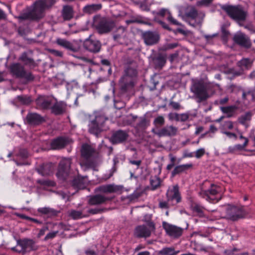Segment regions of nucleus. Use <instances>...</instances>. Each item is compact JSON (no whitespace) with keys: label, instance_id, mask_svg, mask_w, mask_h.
Masks as SVG:
<instances>
[{"label":"nucleus","instance_id":"nucleus-49","mask_svg":"<svg viewBox=\"0 0 255 255\" xmlns=\"http://www.w3.org/2000/svg\"><path fill=\"white\" fill-rule=\"evenodd\" d=\"M17 99L21 104L24 105H28L31 101L30 97L24 95L18 96L17 97Z\"/></svg>","mask_w":255,"mask_h":255},{"label":"nucleus","instance_id":"nucleus-62","mask_svg":"<svg viewBox=\"0 0 255 255\" xmlns=\"http://www.w3.org/2000/svg\"><path fill=\"white\" fill-rule=\"evenodd\" d=\"M225 255H248L249 254L247 252H245L237 255H235L233 251H225L224 252Z\"/></svg>","mask_w":255,"mask_h":255},{"label":"nucleus","instance_id":"nucleus-48","mask_svg":"<svg viewBox=\"0 0 255 255\" xmlns=\"http://www.w3.org/2000/svg\"><path fill=\"white\" fill-rule=\"evenodd\" d=\"M149 121L148 120L145 118L141 119L137 124V127L139 129L143 130L149 126Z\"/></svg>","mask_w":255,"mask_h":255},{"label":"nucleus","instance_id":"nucleus-59","mask_svg":"<svg viewBox=\"0 0 255 255\" xmlns=\"http://www.w3.org/2000/svg\"><path fill=\"white\" fill-rule=\"evenodd\" d=\"M19 155L22 158H26L28 157V152L25 149H21L19 152Z\"/></svg>","mask_w":255,"mask_h":255},{"label":"nucleus","instance_id":"nucleus-54","mask_svg":"<svg viewBox=\"0 0 255 255\" xmlns=\"http://www.w3.org/2000/svg\"><path fill=\"white\" fill-rule=\"evenodd\" d=\"M177 46V43H168L163 47V50H167L168 49H173Z\"/></svg>","mask_w":255,"mask_h":255},{"label":"nucleus","instance_id":"nucleus-30","mask_svg":"<svg viewBox=\"0 0 255 255\" xmlns=\"http://www.w3.org/2000/svg\"><path fill=\"white\" fill-rule=\"evenodd\" d=\"M118 190L119 187L117 186L111 184L101 186L96 189L97 191L103 193H114L116 192Z\"/></svg>","mask_w":255,"mask_h":255},{"label":"nucleus","instance_id":"nucleus-3","mask_svg":"<svg viewBox=\"0 0 255 255\" xmlns=\"http://www.w3.org/2000/svg\"><path fill=\"white\" fill-rule=\"evenodd\" d=\"M205 13L198 11L193 6H188L182 18L192 27H200L205 17Z\"/></svg>","mask_w":255,"mask_h":255},{"label":"nucleus","instance_id":"nucleus-16","mask_svg":"<svg viewBox=\"0 0 255 255\" xmlns=\"http://www.w3.org/2000/svg\"><path fill=\"white\" fill-rule=\"evenodd\" d=\"M55 2V0H38L34 3V6L37 11H40V16L43 17L45 10L52 6Z\"/></svg>","mask_w":255,"mask_h":255},{"label":"nucleus","instance_id":"nucleus-38","mask_svg":"<svg viewBox=\"0 0 255 255\" xmlns=\"http://www.w3.org/2000/svg\"><path fill=\"white\" fill-rule=\"evenodd\" d=\"M221 110L224 113L227 114V117L231 118L233 116V113L237 109L236 106H230L221 107Z\"/></svg>","mask_w":255,"mask_h":255},{"label":"nucleus","instance_id":"nucleus-10","mask_svg":"<svg viewBox=\"0 0 255 255\" xmlns=\"http://www.w3.org/2000/svg\"><path fill=\"white\" fill-rule=\"evenodd\" d=\"M71 159L63 158L59 162L57 176L58 178L66 180L70 174Z\"/></svg>","mask_w":255,"mask_h":255},{"label":"nucleus","instance_id":"nucleus-39","mask_svg":"<svg viewBox=\"0 0 255 255\" xmlns=\"http://www.w3.org/2000/svg\"><path fill=\"white\" fill-rule=\"evenodd\" d=\"M237 127H235L234 123L231 121H227L224 122L220 127L221 131H228L230 130L235 129Z\"/></svg>","mask_w":255,"mask_h":255},{"label":"nucleus","instance_id":"nucleus-52","mask_svg":"<svg viewBox=\"0 0 255 255\" xmlns=\"http://www.w3.org/2000/svg\"><path fill=\"white\" fill-rule=\"evenodd\" d=\"M248 95H251L253 100L255 101V89L252 91H249L247 93L244 92L242 94V97L244 99L246 98Z\"/></svg>","mask_w":255,"mask_h":255},{"label":"nucleus","instance_id":"nucleus-11","mask_svg":"<svg viewBox=\"0 0 255 255\" xmlns=\"http://www.w3.org/2000/svg\"><path fill=\"white\" fill-rule=\"evenodd\" d=\"M10 72L16 77L24 78L28 80L33 79L31 74L26 72L24 67L19 63H14L10 66Z\"/></svg>","mask_w":255,"mask_h":255},{"label":"nucleus","instance_id":"nucleus-34","mask_svg":"<svg viewBox=\"0 0 255 255\" xmlns=\"http://www.w3.org/2000/svg\"><path fill=\"white\" fill-rule=\"evenodd\" d=\"M154 64L156 68H161L166 62V56L161 54H158L153 59Z\"/></svg>","mask_w":255,"mask_h":255},{"label":"nucleus","instance_id":"nucleus-47","mask_svg":"<svg viewBox=\"0 0 255 255\" xmlns=\"http://www.w3.org/2000/svg\"><path fill=\"white\" fill-rule=\"evenodd\" d=\"M153 124L157 128L164 125L165 120L163 116H159L157 117L153 121Z\"/></svg>","mask_w":255,"mask_h":255},{"label":"nucleus","instance_id":"nucleus-20","mask_svg":"<svg viewBox=\"0 0 255 255\" xmlns=\"http://www.w3.org/2000/svg\"><path fill=\"white\" fill-rule=\"evenodd\" d=\"M40 11H37L35 7L34 6L32 10L26 13H24L20 14L18 18L21 20L26 19H39L42 17L40 16Z\"/></svg>","mask_w":255,"mask_h":255},{"label":"nucleus","instance_id":"nucleus-1","mask_svg":"<svg viewBox=\"0 0 255 255\" xmlns=\"http://www.w3.org/2000/svg\"><path fill=\"white\" fill-rule=\"evenodd\" d=\"M108 120V118L103 113H94L90 116L88 123L89 132L97 135L102 131L106 130L108 128V127L106 126Z\"/></svg>","mask_w":255,"mask_h":255},{"label":"nucleus","instance_id":"nucleus-60","mask_svg":"<svg viewBox=\"0 0 255 255\" xmlns=\"http://www.w3.org/2000/svg\"><path fill=\"white\" fill-rule=\"evenodd\" d=\"M114 106L116 108L120 109L124 108L125 106V104L123 102H117V101H114Z\"/></svg>","mask_w":255,"mask_h":255},{"label":"nucleus","instance_id":"nucleus-18","mask_svg":"<svg viewBox=\"0 0 255 255\" xmlns=\"http://www.w3.org/2000/svg\"><path fill=\"white\" fill-rule=\"evenodd\" d=\"M53 101L50 98L41 96L36 100V104L39 109H47L51 107Z\"/></svg>","mask_w":255,"mask_h":255},{"label":"nucleus","instance_id":"nucleus-36","mask_svg":"<svg viewBox=\"0 0 255 255\" xmlns=\"http://www.w3.org/2000/svg\"><path fill=\"white\" fill-rule=\"evenodd\" d=\"M65 110V105L62 102H56L52 107V111L56 115L63 113Z\"/></svg>","mask_w":255,"mask_h":255},{"label":"nucleus","instance_id":"nucleus-7","mask_svg":"<svg viewBox=\"0 0 255 255\" xmlns=\"http://www.w3.org/2000/svg\"><path fill=\"white\" fill-rule=\"evenodd\" d=\"M222 8L231 18L238 22L245 20L247 16V12L240 5H225Z\"/></svg>","mask_w":255,"mask_h":255},{"label":"nucleus","instance_id":"nucleus-22","mask_svg":"<svg viewBox=\"0 0 255 255\" xmlns=\"http://www.w3.org/2000/svg\"><path fill=\"white\" fill-rule=\"evenodd\" d=\"M26 120L28 124L31 125H37L44 121L43 118L35 113H30L27 114Z\"/></svg>","mask_w":255,"mask_h":255},{"label":"nucleus","instance_id":"nucleus-37","mask_svg":"<svg viewBox=\"0 0 255 255\" xmlns=\"http://www.w3.org/2000/svg\"><path fill=\"white\" fill-rule=\"evenodd\" d=\"M102 7L101 4H92L86 5L83 10L85 12L91 13L97 10L100 9Z\"/></svg>","mask_w":255,"mask_h":255},{"label":"nucleus","instance_id":"nucleus-2","mask_svg":"<svg viewBox=\"0 0 255 255\" xmlns=\"http://www.w3.org/2000/svg\"><path fill=\"white\" fill-rule=\"evenodd\" d=\"M215 86L219 87V85L207 84L202 80H193L190 90L200 102L209 98V93L213 92Z\"/></svg>","mask_w":255,"mask_h":255},{"label":"nucleus","instance_id":"nucleus-42","mask_svg":"<svg viewBox=\"0 0 255 255\" xmlns=\"http://www.w3.org/2000/svg\"><path fill=\"white\" fill-rule=\"evenodd\" d=\"M150 183L151 190H154L160 186L161 184V180L159 177L156 176L151 177L150 179Z\"/></svg>","mask_w":255,"mask_h":255},{"label":"nucleus","instance_id":"nucleus-28","mask_svg":"<svg viewBox=\"0 0 255 255\" xmlns=\"http://www.w3.org/2000/svg\"><path fill=\"white\" fill-rule=\"evenodd\" d=\"M61 14L64 20H70L74 16V11L72 7L68 5H64Z\"/></svg>","mask_w":255,"mask_h":255},{"label":"nucleus","instance_id":"nucleus-35","mask_svg":"<svg viewBox=\"0 0 255 255\" xmlns=\"http://www.w3.org/2000/svg\"><path fill=\"white\" fill-rule=\"evenodd\" d=\"M85 183V177L81 176H78L75 178L72 181L73 186L78 189L83 188Z\"/></svg>","mask_w":255,"mask_h":255},{"label":"nucleus","instance_id":"nucleus-51","mask_svg":"<svg viewBox=\"0 0 255 255\" xmlns=\"http://www.w3.org/2000/svg\"><path fill=\"white\" fill-rule=\"evenodd\" d=\"M167 20L172 24L175 25H180L181 23L176 19L174 18L170 13H168V16L167 18Z\"/></svg>","mask_w":255,"mask_h":255},{"label":"nucleus","instance_id":"nucleus-61","mask_svg":"<svg viewBox=\"0 0 255 255\" xmlns=\"http://www.w3.org/2000/svg\"><path fill=\"white\" fill-rule=\"evenodd\" d=\"M204 153H205V150L203 148H201V149H198L196 151L195 156L197 158H200V157H201L202 155H204Z\"/></svg>","mask_w":255,"mask_h":255},{"label":"nucleus","instance_id":"nucleus-5","mask_svg":"<svg viewBox=\"0 0 255 255\" xmlns=\"http://www.w3.org/2000/svg\"><path fill=\"white\" fill-rule=\"evenodd\" d=\"M137 75L136 69L128 66L125 70V74L121 78L119 85L122 92L125 93L132 88L134 86V78Z\"/></svg>","mask_w":255,"mask_h":255},{"label":"nucleus","instance_id":"nucleus-8","mask_svg":"<svg viewBox=\"0 0 255 255\" xmlns=\"http://www.w3.org/2000/svg\"><path fill=\"white\" fill-rule=\"evenodd\" d=\"M248 212L243 206L229 205L226 209L225 218L232 221H236L245 218Z\"/></svg>","mask_w":255,"mask_h":255},{"label":"nucleus","instance_id":"nucleus-14","mask_svg":"<svg viewBox=\"0 0 255 255\" xmlns=\"http://www.w3.org/2000/svg\"><path fill=\"white\" fill-rule=\"evenodd\" d=\"M142 38L146 45H152L158 42L159 35L156 32L147 31L142 33Z\"/></svg>","mask_w":255,"mask_h":255},{"label":"nucleus","instance_id":"nucleus-9","mask_svg":"<svg viewBox=\"0 0 255 255\" xmlns=\"http://www.w3.org/2000/svg\"><path fill=\"white\" fill-rule=\"evenodd\" d=\"M148 219L146 220L145 218L144 220L146 222V225H139L137 226L134 231V235L138 238H148L150 235L151 232L155 230L154 224L150 220V216Z\"/></svg>","mask_w":255,"mask_h":255},{"label":"nucleus","instance_id":"nucleus-63","mask_svg":"<svg viewBox=\"0 0 255 255\" xmlns=\"http://www.w3.org/2000/svg\"><path fill=\"white\" fill-rule=\"evenodd\" d=\"M50 52L54 55L58 57H62L63 53L60 51H58L54 49H51L50 50Z\"/></svg>","mask_w":255,"mask_h":255},{"label":"nucleus","instance_id":"nucleus-6","mask_svg":"<svg viewBox=\"0 0 255 255\" xmlns=\"http://www.w3.org/2000/svg\"><path fill=\"white\" fill-rule=\"evenodd\" d=\"M38 249V246L36 242L32 239L24 238L17 241L16 246L11 248L15 252L22 255L35 251Z\"/></svg>","mask_w":255,"mask_h":255},{"label":"nucleus","instance_id":"nucleus-50","mask_svg":"<svg viewBox=\"0 0 255 255\" xmlns=\"http://www.w3.org/2000/svg\"><path fill=\"white\" fill-rule=\"evenodd\" d=\"M221 132L227 135L229 138H233L234 139H237L238 137L237 133L232 132L230 131H225L224 130V131H221Z\"/></svg>","mask_w":255,"mask_h":255},{"label":"nucleus","instance_id":"nucleus-19","mask_svg":"<svg viewBox=\"0 0 255 255\" xmlns=\"http://www.w3.org/2000/svg\"><path fill=\"white\" fill-rule=\"evenodd\" d=\"M167 197L168 202L175 201V204H177L181 201V196L177 185L173 186V188L167 193Z\"/></svg>","mask_w":255,"mask_h":255},{"label":"nucleus","instance_id":"nucleus-53","mask_svg":"<svg viewBox=\"0 0 255 255\" xmlns=\"http://www.w3.org/2000/svg\"><path fill=\"white\" fill-rule=\"evenodd\" d=\"M58 231L52 232L48 233L45 237L44 240L47 241L49 239H52L55 238L58 234Z\"/></svg>","mask_w":255,"mask_h":255},{"label":"nucleus","instance_id":"nucleus-27","mask_svg":"<svg viewBox=\"0 0 255 255\" xmlns=\"http://www.w3.org/2000/svg\"><path fill=\"white\" fill-rule=\"evenodd\" d=\"M108 198L105 196L98 194L89 197L88 204L90 205H98L104 203Z\"/></svg>","mask_w":255,"mask_h":255},{"label":"nucleus","instance_id":"nucleus-58","mask_svg":"<svg viewBox=\"0 0 255 255\" xmlns=\"http://www.w3.org/2000/svg\"><path fill=\"white\" fill-rule=\"evenodd\" d=\"M129 162L131 165H134L136 166V169H138L141 163V161L140 160H129Z\"/></svg>","mask_w":255,"mask_h":255},{"label":"nucleus","instance_id":"nucleus-64","mask_svg":"<svg viewBox=\"0 0 255 255\" xmlns=\"http://www.w3.org/2000/svg\"><path fill=\"white\" fill-rule=\"evenodd\" d=\"M168 13H170L168 9L165 8L161 9L158 13V14L161 16H164L166 14L168 15Z\"/></svg>","mask_w":255,"mask_h":255},{"label":"nucleus","instance_id":"nucleus-45","mask_svg":"<svg viewBox=\"0 0 255 255\" xmlns=\"http://www.w3.org/2000/svg\"><path fill=\"white\" fill-rule=\"evenodd\" d=\"M20 60L22 61L25 65H31L33 64V60L30 57H28L25 53L22 54L20 57Z\"/></svg>","mask_w":255,"mask_h":255},{"label":"nucleus","instance_id":"nucleus-24","mask_svg":"<svg viewBox=\"0 0 255 255\" xmlns=\"http://www.w3.org/2000/svg\"><path fill=\"white\" fill-rule=\"evenodd\" d=\"M128 137V133L123 130H119L113 133L111 137V141L114 143L124 142Z\"/></svg>","mask_w":255,"mask_h":255},{"label":"nucleus","instance_id":"nucleus-44","mask_svg":"<svg viewBox=\"0 0 255 255\" xmlns=\"http://www.w3.org/2000/svg\"><path fill=\"white\" fill-rule=\"evenodd\" d=\"M178 252H176L174 249L171 248H163L158 252L159 255H176Z\"/></svg>","mask_w":255,"mask_h":255},{"label":"nucleus","instance_id":"nucleus-43","mask_svg":"<svg viewBox=\"0 0 255 255\" xmlns=\"http://www.w3.org/2000/svg\"><path fill=\"white\" fill-rule=\"evenodd\" d=\"M125 28L123 26H120L117 30L116 33L114 35V39L116 41L119 40L125 35Z\"/></svg>","mask_w":255,"mask_h":255},{"label":"nucleus","instance_id":"nucleus-26","mask_svg":"<svg viewBox=\"0 0 255 255\" xmlns=\"http://www.w3.org/2000/svg\"><path fill=\"white\" fill-rule=\"evenodd\" d=\"M68 138L58 137L53 140L51 142V146L53 149H59L64 147L68 143Z\"/></svg>","mask_w":255,"mask_h":255},{"label":"nucleus","instance_id":"nucleus-25","mask_svg":"<svg viewBox=\"0 0 255 255\" xmlns=\"http://www.w3.org/2000/svg\"><path fill=\"white\" fill-rule=\"evenodd\" d=\"M56 43L59 45L73 52H77L79 50V47L75 46L70 42L64 39L58 38Z\"/></svg>","mask_w":255,"mask_h":255},{"label":"nucleus","instance_id":"nucleus-4","mask_svg":"<svg viewBox=\"0 0 255 255\" xmlns=\"http://www.w3.org/2000/svg\"><path fill=\"white\" fill-rule=\"evenodd\" d=\"M81 155L84 160L80 163L83 170L93 168L96 164V152L95 149L88 144H84L81 148Z\"/></svg>","mask_w":255,"mask_h":255},{"label":"nucleus","instance_id":"nucleus-17","mask_svg":"<svg viewBox=\"0 0 255 255\" xmlns=\"http://www.w3.org/2000/svg\"><path fill=\"white\" fill-rule=\"evenodd\" d=\"M115 24L112 21L102 19L97 26V30L101 33L110 32L114 27Z\"/></svg>","mask_w":255,"mask_h":255},{"label":"nucleus","instance_id":"nucleus-21","mask_svg":"<svg viewBox=\"0 0 255 255\" xmlns=\"http://www.w3.org/2000/svg\"><path fill=\"white\" fill-rule=\"evenodd\" d=\"M84 47L90 51L98 52L101 48V44L99 41L92 39H86L84 43Z\"/></svg>","mask_w":255,"mask_h":255},{"label":"nucleus","instance_id":"nucleus-15","mask_svg":"<svg viewBox=\"0 0 255 255\" xmlns=\"http://www.w3.org/2000/svg\"><path fill=\"white\" fill-rule=\"evenodd\" d=\"M162 226L167 234L171 237L177 238L182 234V228L169 224L166 222H163Z\"/></svg>","mask_w":255,"mask_h":255},{"label":"nucleus","instance_id":"nucleus-46","mask_svg":"<svg viewBox=\"0 0 255 255\" xmlns=\"http://www.w3.org/2000/svg\"><path fill=\"white\" fill-rule=\"evenodd\" d=\"M69 215L74 219H80L85 216L82 211L74 210L69 212Z\"/></svg>","mask_w":255,"mask_h":255},{"label":"nucleus","instance_id":"nucleus-23","mask_svg":"<svg viewBox=\"0 0 255 255\" xmlns=\"http://www.w3.org/2000/svg\"><path fill=\"white\" fill-rule=\"evenodd\" d=\"M234 40L237 43L246 48H249L251 45L248 37L242 33L236 34L234 37Z\"/></svg>","mask_w":255,"mask_h":255},{"label":"nucleus","instance_id":"nucleus-57","mask_svg":"<svg viewBox=\"0 0 255 255\" xmlns=\"http://www.w3.org/2000/svg\"><path fill=\"white\" fill-rule=\"evenodd\" d=\"M248 141H249L248 139H246L245 141H244V143L243 145H241V144L235 145V147L236 150L241 149H243V148H245V147H246L247 145H248Z\"/></svg>","mask_w":255,"mask_h":255},{"label":"nucleus","instance_id":"nucleus-41","mask_svg":"<svg viewBox=\"0 0 255 255\" xmlns=\"http://www.w3.org/2000/svg\"><path fill=\"white\" fill-rule=\"evenodd\" d=\"M191 207L193 212L196 213L197 216L199 217L204 216L203 210L204 208L203 207L195 203L192 204Z\"/></svg>","mask_w":255,"mask_h":255},{"label":"nucleus","instance_id":"nucleus-56","mask_svg":"<svg viewBox=\"0 0 255 255\" xmlns=\"http://www.w3.org/2000/svg\"><path fill=\"white\" fill-rule=\"evenodd\" d=\"M170 120H175L176 121H179V114L177 113H170L168 115Z\"/></svg>","mask_w":255,"mask_h":255},{"label":"nucleus","instance_id":"nucleus-13","mask_svg":"<svg viewBox=\"0 0 255 255\" xmlns=\"http://www.w3.org/2000/svg\"><path fill=\"white\" fill-rule=\"evenodd\" d=\"M177 131L178 128L172 126L165 127L158 130L155 128L151 129V132L159 137L173 136L177 134Z\"/></svg>","mask_w":255,"mask_h":255},{"label":"nucleus","instance_id":"nucleus-40","mask_svg":"<svg viewBox=\"0 0 255 255\" xmlns=\"http://www.w3.org/2000/svg\"><path fill=\"white\" fill-rule=\"evenodd\" d=\"M252 114L251 112H249L246 113L244 115H242L238 118V122L239 123L243 125H245L248 121L251 120Z\"/></svg>","mask_w":255,"mask_h":255},{"label":"nucleus","instance_id":"nucleus-31","mask_svg":"<svg viewBox=\"0 0 255 255\" xmlns=\"http://www.w3.org/2000/svg\"><path fill=\"white\" fill-rule=\"evenodd\" d=\"M53 166L51 163L43 164L37 169L39 173L43 176L49 175L53 170Z\"/></svg>","mask_w":255,"mask_h":255},{"label":"nucleus","instance_id":"nucleus-29","mask_svg":"<svg viewBox=\"0 0 255 255\" xmlns=\"http://www.w3.org/2000/svg\"><path fill=\"white\" fill-rule=\"evenodd\" d=\"M37 211L41 215H45L47 217H53L56 216L58 212L54 209L49 207H42L38 209Z\"/></svg>","mask_w":255,"mask_h":255},{"label":"nucleus","instance_id":"nucleus-33","mask_svg":"<svg viewBox=\"0 0 255 255\" xmlns=\"http://www.w3.org/2000/svg\"><path fill=\"white\" fill-rule=\"evenodd\" d=\"M192 166V164H186L180 165L176 166L174 170L172 172V176H174L176 174H179L180 173L183 172L187 170L188 169L191 168Z\"/></svg>","mask_w":255,"mask_h":255},{"label":"nucleus","instance_id":"nucleus-12","mask_svg":"<svg viewBox=\"0 0 255 255\" xmlns=\"http://www.w3.org/2000/svg\"><path fill=\"white\" fill-rule=\"evenodd\" d=\"M219 189L217 186L212 184L210 189L208 190H202L199 193V195L209 202H217L220 199L215 197V196L219 192Z\"/></svg>","mask_w":255,"mask_h":255},{"label":"nucleus","instance_id":"nucleus-55","mask_svg":"<svg viewBox=\"0 0 255 255\" xmlns=\"http://www.w3.org/2000/svg\"><path fill=\"white\" fill-rule=\"evenodd\" d=\"M159 206L160 208L162 209H167L170 206V202L168 201H162L160 202L159 204Z\"/></svg>","mask_w":255,"mask_h":255},{"label":"nucleus","instance_id":"nucleus-32","mask_svg":"<svg viewBox=\"0 0 255 255\" xmlns=\"http://www.w3.org/2000/svg\"><path fill=\"white\" fill-rule=\"evenodd\" d=\"M253 61L248 58H243L238 62V66L242 70H248L252 66Z\"/></svg>","mask_w":255,"mask_h":255}]
</instances>
